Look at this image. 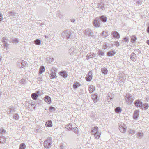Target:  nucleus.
Segmentation results:
<instances>
[{
	"mask_svg": "<svg viewBox=\"0 0 149 149\" xmlns=\"http://www.w3.org/2000/svg\"><path fill=\"white\" fill-rule=\"evenodd\" d=\"M100 56L104 55V53L102 51L99 50L98 53Z\"/></svg>",
	"mask_w": 149,
	"mask_h": 149,
	"instance_id": "obj_43",
	"label": "nucleus"
},
{
	"mask_svg": "<svg viewBox=\"0 0 149 149\" xmlns=\"http://www.w3.org/2000/svg\"><path fill=\"white\" fill-rule=\"evenodd\" d=\"M47 61H49V63H51L54 61V59L52 58H47Z\"/></svg>",
	"mask_w": 149,
	"mask_h": 149,
	"instance_id": "obj_47",
	"label": "nucleus"
},
{
	"mask_svg": "<svg viewBox=\"0 0 149 149\" xmlns=\"http://www.w3.org/2000/svg\"><path fill=\"white\" fill-rule=\"evenodd\" d=\"M12 40V42L13 43H17L19 42V40L17 38H12L11 39Z\"/></svg>",
	"mask_w": 149,
	"mask_h": 149,
	"instance_id": "obj_30",
	"label": "nucleus"
},
{
	"mask_svg": "<svg viewBox=\"0 0 149 149\" xmlns=\"http://www.w3.org/2000/svg\"><path fill=\"white\" fill-rule=\"evenodd\" d=\"M102 36L105 37L107 36L108 35V32L107 31H104L102 33Z\"/></svg>",
	"mask_w": 149,
	"mask_h": 149,
	"instance_id": "obj_31",
	"label": "nucleus"
},
{
	"mask_svg": "<svg viewBox=\"0 0 149 149\" xmlns=\"http://www.w3.org/2000/svg\"><path fill=\"white\" fill-rule=\"evenodd\" d=\"M15 111V110L14 107H13L12 108H10V111L11 113H13Z\"/></svg>",
	"mask_w": 149,
	"mask_h": 149,
	"instance_id": "obj_44",
	"label": "nucleus"
},
{
	"mask_svg": "<svg viewBox=\"0 0 149 149\" xmlns=\"http://www.w3.org/2000/svg\"><path fill=\"white\" fill-rule=\"evenodd\" d=\"M73 130H74V132L75 133H77L78 132V129L77 128V127H74L73 128Z\"/></svg>",
	"mask_w": 149,
	"mask_h": 149,
	"instance_id": "obj_48",
	"label": "nucleus"
},
{
	"mask_svg": "<svg viewBox=\"0 0 149 149\" xmlns=\"http://www.w3.org/2000/svg\"><path fill=\"white\" fill-rule=\"evenodd\" d=\"M115 45L117 47H118L119 46V42L118 41H116L115 42Z\"/></svg>",
	"mask_w": 149,
	"mask_h": 149,
	"instance_id": "obj_53",
	"label": "nucleus"
},
{
	"mask_svg": "<svg viewBox=\"0 0 149 149\" xmlns=\"http://www.w3.org/2000/svg\"><path fill=\"white\" fill-rule=\"evenodd\" d=\"M98 127H94L93 130H91L92 134L93 135L94 134H95L97 132H98L97 131Z\"/></svg>",
	"mask_w": 149,
	"mask_h": 149,
	"instance_id": "obj_23",
	"label": "nucleus"
},
{
	"mask_svg": "<svg viewBox=\"0 0 149 149\" xmlns=\"http://www.w3.org/2000/svg\"><path fill=\"white\" fill-rule=\"evenodd\" d=\"M71 36V32L68 30L65 31L62 34V37L64 38L69 39Z\"/></svg>",
	"mask_w": 149,
	"mask_h": 149,
	"instance_id": "obj_5",
	"label": "nucleus"
},
{
	"mask_svg": "<svg viewBox=\"0 0 149 149\" xmlns=\"http://www.w3.org/2000/svg\"><path fill=\"white\" fill-rule=\"evenodd\" d=\"M95 89V87L93 85L90 86L89 87V92L91 93H92L93 92Z\"/></svg>",
	"mask_w": 149,
	"mask_h": 149,
	"instance_id": "obj_26",
	"label": "nucleus"
},
{
	"mask_svg": "<svg viewBox=\"0 0 149 149\" xmlns=\"http://www.w3.org/2000/svg\"><path fill=\"white\" fill-rule=\"evenodd\" d=\"M135 105L137 107H140L141 104H142V102L139 100H137L135 102Z\"/></svg>",
	"mask_w": 149,
	"mask_h": 149,
	"instance_id": "obj_14",
	"label": "nucleus"
},
{
	"mask_svg": "<svg viewBox=\"0 0 149 149\" xmlns=\"http://www.w3.org/2000/svg\"><path fill=\"white\" fill-rule=\"evenodd\" d=\"M129 38L127 37H126L123 39L124 42H125V43H128L129 42Z\"/></svg>",
	"mask_w": 149,
	"mask_h": 149,
	"instance_id": "obj_46",
	"label": "nucleus"
},
{
	"mask_svg": "<svg viewBox=\"0 0 149 149\" xmlns=\"http://www.w3.org/2000/svg\"><path fill=\"white\" fill-rule=\"evenodd\" d=\"M139 111L138 110H136L134 112L133 114V118L134 119H136L139 116Z\"/></svg>",
	"mask_w": 149,
	"mask_h": 149,
	"instance_id": "obj_16",
	"label": "nucleus"
},
{
	"mask_svg": "<svg viewBox=\"0 0 149 149\" xmlns=\"http://www.w3.org/2000/svg\"><path fill=\"white\" fill-rule=\"evenodd\" d=\"M56 77V73L55 72H52L50 74V78L51 79H53Z\"/></svg>",
	"mask_w": 149,
	"mask_h": 149,
	"instance_id": "obj_22",
	"label": "nucleus"
},
{
	"mask_svg": "<svg viewBox=\"0 0 149 149\" xmlns=\"http://www.w3.org/2000/svg\"><path fill=\"white\" fill-rule=\"evenodd\" d=\"M93 58L92 53H88L86 56V58L87 60Z\"/></svg>",
	"mask_w": 149,
	"mask_h": 149,
	"instance_id": "obj_32",
	"label": "nucleus"
},
{
	"mask_svg": "<svg viewBox=\"0 0 149 149\" xmlns=\"http://www.w3.org/2000/svg\"><path fill=\"white\" fill-rule=\"evenodd\" d=\"M9 45V44L7 43H5L4 45V48H6V50H7V48L8 47V46Z\"/></svg>",
	"mask_w": 149,
	"mask_h": 149,
	"instance_id": "obj_51",
	"label": "nucleus"
},
{
	"mask_svg": "<svg viewBox=\"0 0 149 149\" xmlns=\"http://www.w3.org/2000/svg\"><path fill=\"white\" fill-rule=\"evenodd\" d=\"M149 107L147 103H145V104H141L140 107V108L143 109H147Z\"/></svg>",
	"mask_w": 149,
	"mask_h": 149,
	"instance_id": "obj_17",
	"label": "nucleus"
},
{
	"mask_svg": "<svg viewBox=\"0 0 149 149\" xmlns=\"http://www.w3.org/2000/svg\"><path fill=\"white\" fill-rule=\"evenodd\" d=\"M120 131L122 132L125 133L126 131V125L123 123H119L118 124Z\"/></svg>",
	"mask_w": 149,
	"mask_h": 149,
	"instance_id": "obj_3",
	"label": "nucleus"
},
{
	"mask_svg": "<svg viewBox=\"0 0 149 149\" xmlns=\"http://www.w3.org/2000/svg\"><path fill=\"white\" fill-rule=\"evenodd\" d=\"M85 34L88 36L93 37H94V33L91 29H86L85 31Z\"/></svg>",
	"mask_w": 149,
	"mask_h": 149,
	"instance_id": "obj_6",
	"label": "nucleus"
},
{
	"mask_svg": "<svg viewBox=\"0 0 149 149\" xmlns=\"http://www.w3.org/2000/svg\"><path fill=\"white\" fill-rule=\"evenodd\" d=\"M86 79L87 81H90L92 79V72L91 71H89L88 74L86 77Z\"/></svg>",
	"mask_w": 149,
	"mask_h": 149,
	"instance_id": "obj_8",
	"label": "nucleus"
},
{
	"mask_svg": "<svg viewBox=\"0 0 149 149\" xmlns=\"http://www.w3.org/2000/svg\"><path fill=\"white\" fill-rule=\"evenodd\" d=\"M25 145L24 143H22L20 145L19 149H25Z\"/></svg>",
	"mask_w": 149,
	"mask_h": 149,
	"instance_id": "obj_38",
	"label": "nucleus"
},
{
	"mask_svg": "<svg viewBox=\"0 0 149 149\" xmlns=\"http://www.w3.org/2000/svg\"><path fill=\"white\" fill-rule=\"evenodd\" d=\"M92 56L93 57H94L96 56V54H94V53H92Z\"/></svg>",
	"mask_w": 149,
	"mask_h": 149,
	"instance_id": "obj_58",
	"label": "nucleus"
},
{
	"mask_svg": "<svg viewBox=\"0 0 149 149\" xmlns=\"http://www.w3.org/2000/svg\"><path fill=\"white\" fill-rule=\"evenodd\" d=\"M3 16L1 13L0 12V21L2 20Z\"/></svg>",
	"mask_w": 149,
	"mask_h": 149,
	"instance_id": "obj_56",
	"label": "nucleus"
},
{
	"mask_svg": "<svg viewBox=\"0 0 149 149\" xmlns=\"http://www.w3.org/2000/svg\"><path fill=\"white\" fill-rule=\"evenodd\" d=\"M39 93V91H37L36 93H32L31 94V97L32 98L35 100H37L38 96Z\"/></svg>",
	"mask_w": 149,
	"mask_h": 149,
	"instance_id": "obj_9",
	"label": "nucleus"
},
{
	"mask_svg": "<svg viewBox=\"0 0 149 149\" xmlns=\"http://www.w3.org/2000/svg\"><path fill=\"white\" fill-rule=\"evenodd\" d=\"M126 102L128 105H131L133 102V97L131 94H127L125 97Z\"/></svg>",
	"mask_w": 149,
	"mask_h": 149,
	"instance_id": "obj_1",
	"label": "nucleus"
},
{
	"mask_svg": "<svg viewBox=\"0 0 149 149\" xmlns=\"http://www.w3.org/2000/svg\"><path fill=\"white\" fill-rule=\"evenodd\" d=\"M44 100L45 101L49 104L51 102V99L50 97L49 96H45L44 97Z\"/></svg>",
	"mask_w": 149,
	"mask_h": 149,
	"instance_id": "obj_18",
	"label": "nucleus"
},
{
	"mask_svg": "<svg viewBox=\"0 0 149 149\" xmlns=\"http://www.w3.org/2000/svg\"><path fill=\"white\" fill-rule=\"evenodd\" d=\"M60 147H61V149H62V148H63V146H60Z\"/></svg>",
	"mask_w": 149,
	"mask_h": 149,
	"instance_id": "obj_61",
	"label": "nucleus"
},
{
	"mask_svg": "<svg viewBox=\"0 0 149 149\" xmlns=\"http://www.w3.org/2000/svg\"><path fill=\"white\" fill-rule=\"evenodd\" d=\"M45 125L47 127H51L52 126V122L51 120H49L47 121L46 122Z\"/></svg>",
	"mask_w": 149,
	"mask_h": 149,
	"instance_id": "obj_20",
	"label": "nucleus"
},
{
	"mask_svg": "<svg viewBox=\"0 0 149 149\" xmlns=\"http://www.w3.org/2000/svg\"><path fill=\"white\" fill-rule=\"evenodd\" d=\"M99 19L103 22H105L107 21V17L104 16H101L99 17Z\"/></svg>",
	"mask_w": 149,
	"mask_h": 149,
	"instance_id": "obj_21",
	"label": "nucleus"
},
{
	"mask_svg": "<svg viewBox=\"0 0 149 149\" xmlns=\"http://www.w3.org/2000/svg\"><path fill=\"white\" fill-rule=\"evenodd\" d=\"M41 41L38 39H37L34 41L35 43L38 45H40L41 44Z\"/></svg>",
	"mask_w": 149,
	"mask_h": 149,
	"instance_id": "obj_36",
	"label": "nucleus"
},
{
	"mask_svg": "<svg viewBox=\"0 0 149 149\" xmlns=\"http://www.w3.org/2000/svg\"><path fill=\"white\" fill-rule=\"evenodd\" d=\"M50 34H48L47 35H45V38H47V39L49 38L50 37Z\"/></svg>",
	"mask_w": 149,
	"mask_h": 149,
	"instance_id": "obj_55",
	"label": "nucleus"
},
{
	"mask_svg": "<svg viewBox=\"0 0 149 149\" xmlns=\"http://www.w3.org/2000/svg\"><path fill=\"white\" fill-rule=\"evenodd\" d=\"M101 71L104 75L107 74L108 72V70L107 68L105 67L102 68L101 69Z\"/></svg>",
	"mask_w": 149,
	"mask_h": 149,
	"instance_id": "obj_19",
	"label": "nucleus"
},
{
	"mask_svg": "<svg viewBox=\"0 0 149 149\" xmlns=\"http://www.w3.org/2000/svg\"><path fill=\"white\" fill-rule=\"evenodd\" d=\"M68 52L71 55H76L78 53V50L75 47H73L69 49Z\"/></svg>",
	"mask_w": 149,
	"mask_h": 149,
	"instance_id": "obj_4",
	"label": "nucleus"
},
{
	"mask_svg": "<svg viewBox=\"0 0 149 149\" xmlns=\"http://www.w3.org/2000/svg\"><path fill=\"white\" fill-rule=\"evenodd\" d=\"M38 81L40 82H41V81H43L42 78V77H39L38 78Z\"/></svg>",
	"mask_w": 149,
	"mask_h": 149,
	"instance_id": "obj_54",
	"label": "nucleus"
},
{
	"mask_svg": "<svg viewBox=\"0 0 149 149\" xmlns=\"http://www.w3.org/2000/svg\"><path fill=\"white\" fill-rule=\"evenodd\" d=\"M142 2L141 1H138L136 2V5L138 6H139L141 4Z\"/></svg>",
	"mask_w": 149,
	"mask_h": 149,
	"instance_id": "obj_50",
	"label": "nucleus"
},
{
	"mask_svg": "<svg viewBox=\"0 0 149 149\" xmlns=\"http://www.w3.org/2000/svg\"><path fill=\"white\" fill-rule=\"evenodd\" d=\"M52 140V138L51 137H49L45 141L44 146L45 148L49 149L51 147V145Z\"/></svg>",
	"mask_w": 149,
	"mask_h": 149,
	"instance_id": "obj_2",
	"label": "nucleus"
},
{
	"mask_svg": "<svg viewBox=\"0 0 149 149\" xmlns=\"http://www.w3.org/2000/svg\"><path fill=\"white\" fill-rule=\"evenodd\" d=\"M147 32L149 34V26H148L147 28Z\"/></svg>",
	"mask_w": 149,
	"mask_h": 149,
	"instance_id": "obj_57",
	"label": "nucleus"
},
{
	"mask_svg": "<svg viewBox=\"0 0 149 149\" xmlns=\"http://www.w3.org/2000/svg\"><path fill=\"white\" fill-rule=\"evenodd\" d=\"M129 132L130 134H131L132 135H133L135 134V131L134 130L130 129L129 130Z\"/></svg>",
	"mask_w": 149,
	"mask_h": 149,
	"instance_id": "obj_42",
	"label": "nucleus"
},
{
	"mask_svg": "<svg viewBox=\"0 0 149 149\" xmlns=\"http://www.w3.org/2000/svg\"><path fill=\"white\" fill-rule=\"evenodd\" d=\"M98 6V8L103 9L104 8L103 3H102L100 4H99Z\"/></svg>",
	"mask_w": 149,
	"mask_h": 149,
	"instance_id": "obj_40",
	"label": "nucleus"
},
{
	"mask_svg": "<svg viewBox=\"0 0 149 149\" xmlns=\"http://www.w3.org/2000/svg\"><path fill=\"white\" fill-rule=\"evenodd\" d=\"M121 111V109L120 107H117L115 109V111L117 113H119Z\"/></svg>",
	"mask_w": 149,
	"mask_h": 149,
	"instance_id": "obj_37",
	"label": "nucleus"
},
{
	"mask_svg": "<svg viewBox=\"0 0 149 149\" xmlns=\"http://www.w3.org/2000/svg\"><path fill=\"white\" fill-rule=\"evenodd\" d=\"M13 118L14 119H15V120H17L19 119V116L17 114H15L14 115Z\"/></svg>",
	"mask_w": 149,
	"mask_h": 149,
	"instance_id": "obj_41",
	"label": "nucleus"
},
{
	"mask_svg": "<svg viewBox=\"0 0 149 149\" xmlns=\"http://www.w3.org/2000/svg\"><path fill=\"white\" fill-rule=\"evenodd\" d=\"M95 136V138L97 139L99 138L100 137V133L99 132H97L94 134Z\"/></svg>",
	"mask_w": 149,
	"mask_h": 149,
	"instance_id": "obj_34",
	"label": "nucleus"
},
{
	"mask_svg": "<svg viewBox=\"0 0 149 149\" xmlns=\"http://www.w3.org/2000/svg\"><path fill=\"white\" fill-rule=\"evenodd\" d=\"M91 97L95 103L97 102L98 100V97L96 94L91 95Z\"/></svg>",
	"mask_w": 149,
	"mask_h": 149,
	"instance_id": "obj_13",
	"label": "nucleus"
},
{
	"mask_svg": "<svg viewBox=\"0 0 149 149\" xmlns=\"http://www.w3.org/2000/svg\"><path fill=\"white\" fill-rule=\"evenodd\" d=\"M75 20L74 19H71V22H74L75 21Z\"/></svg>",
	"mask_w": 149,
	"mask_h": 149,
	"instance_id": "obj_59",
	"label": "nucleus"
},
{
	"mask_svg": "<svg viewBox=\"0 0 149 149\" xmlns=\"http://www.w3.org/2000/svg\"><path fill=\"white\" fill-rule=\"evenodd\" d=\"M8 14L10 16H16V13H15L13 12L10 11L8 13Z\"/></svg>",
	"mask_w": 149,
	"mask_h": 149,
	"instance_id": "obj_39",
	"label": "nucleus"
},
{
	"mask_svg": "<svg viewBox=\"0 0 149 149\" xmlns=\"http://www.w3.org/2000/svg\"><path fill=\"white\" fill-rule=\"evenodd\" d=\"M131 41L132 43L134 42L137 40V38L135 36H131Z\"/></svg>",
	"mask_w": 149,
	"mask_h": 149,
	"instance_id": "obj_33",
	"label": "nucleus"
},
{
	"mask_svg": "<svg viewBox=\"0 0 149 149\" xmlns=\"http://www.w3.org/2000/svg\"><path fill=\"white\" fill-rule=\"evenodd\" d=\"M146 43L149 45V40H147L146 41Z\"/></svg>",
	"mask_w": 149,
	"mask_h": 149,
	"instance_id": "obj_60",
	"label": "nucleus"
},
{
	"mask_svg": "<svg viewBox=\"0 0 149 149\" xmlns=\"http://www.w3.org/2000/svg\"><path fill=\"white\" fill-rule=\"evenodd\" d=\"M20 63V62H19L18 63V64H20V66H21V64L20 63Z\"/></svg>",
	"mask_w": 149,
	"mask_h": 149,
	"instance_id": "obj_62",
	"label": "nucleus"
},
{
	"mask_svg": "<svg viewBox=\"0 0 149 149\" xmlns=\"http://www.w3.org/2000/svg\"><path fill=\"white\" fill-rule=\"evenodd\" d=\"M5 141L6 139L4 137L0 136V143L4 144Z\"/></svg>",
	"mask_w": 149,
	"mask_h": 149,
	"instance_id": "obj_27",
	"label": "nucleus"
},
{
	"mask_svg": "<svg viewBox=\"0 0 149 149\" xmlns=\"http://www.w3.org/2000/svg\"><path fill=\"white\" fill-rule=\"evenodd\" d=\"M72 125L70 124H69L68 125L67 127H65V130H68L70 131V130L72 129Z\"/></svg>",
	"mask_w": 149,
	"mask_h": 149,
	"instance_id": "obj_35",
	"label": "nucleus"
},
{
	"mask_svg": "<svg viewBox=\"0 0 149 149\" xmlns=\"http://www.w3.org/2000/svg\"><path fill=\"white\" fill-rule=\"evenodd\" d=\"M6 132V131L3 128H1L0 129V133L5 134Z\"/></svg>",
	"mask_w": 149,
	"mask_h": 149,
	"instance_id": "obj_45",
	"label": "nucleus"
},
{
	"mask_svg": "<svg viewBox=\"0 0 149 149\" xmlns=\"http://www.w3.org/2000/svg\"><path fill=\"white\" fill-rule=\"evenodd\" d=\"M130 59L134 61H135L136 60V54L134 53H132L130 56Z\"/></svg>",
	"mask_w": 149,
	"mask_h": 149,
	"instance_id": "obj_10",
	"label": "nucleus"
},
{
	"mask_svg": "<svg viewBox=\"0 0 149 149\" xmlns=\"http://www.w3.org/2000/svg\"><path fill=\"white\" fill-rule=\"evenodd\" d=\"M115 54V52L114 51H110L107 53V55L109 56H113Z\"/></svg>",
	"mask_w": 149,
	"mask_h": 149,
	"instance_id": "obj_25",
	"label": "nucleus"
},
{
	"mask_svg": "<svg viewBox=\"0 0 149 149\" xmlns=\"http://www.w3.org/2000/svg\"><path fill=\"white\" fill-rule=\"evenodd\" d=\"M19 63L21 64V65L20 66V64H18V66L21 68L25 66L27 64V62L24 61H22Z\"/></svg>",
	"mask_w": 149,
	"mask_h": 149,
	"instance_id": "obj_15",
	"label": "nucleus"
},
{
	"mask_svg": "<svg viewBox=\"0 0 149 149\" xmlns=\"http://www.w3.org/2000/svg\"><path fill=\"white\" fill-rule=\"evenodd\" d=\"M98 18L97 17L95 19L93 23V25L96 27H98L100 26V23L98 21Z\"/></svg>",
	"mask_w": 149,
	"mask_h": 149,
	"instance_id": "obj_7",
	"label": "nucleus"
},
{
	"mask_svg": "<svg viewBox=\"0 0 149 149\" xmlns=\"http://www.w3.org/2000/svg\"><path fill=\"white\" fill-rule=\"evenodd\" d=\"M45 67L43 66H41L40 67L39 70V74H41L45 71Z\"/></svg>",
	"mask_w": 149,
	"mask_h": 149,
	"instance_id": "obj_28",
	"label": "nucleus"
},
{
	"mask_svg": "<svg viewBox=\"0 0 149 149\" xmlns=\"http://www.w3.org/2000/svg\"><path fill=\"white\" fill-rule=\"evenodd\" d=\"M112 34L114 37L116 39H118L120 37V36L118 32L116 31H113L112 32Z\"/></svg>",
	"mask_w": 149,
	"mask_h": 149,
	"instance_id": "obj_12",
	"label": "nucleus"
},
{
	"mask_svg": "<svg viewBox=\"0 0 149 149\" xmlns=\"http://www.w3.org/2000/svg\"><path fill=\"white\" fill-rule=\"evenodd\" d=\"M80 85V84L78 82H76L74 83L73 87L74 89H76L78 87H79Z\"/></svg>",
	"mask_w": 149,
	"mask_h": 149,
	"instance_id": "obj_24",
	"label": "nucleus"
},
{
	"mask_svg": "<svg viewBox=\"0 0 149 149\" xmlns=\"http://www.w3.org/2000/svg\"><path fill=\"white\" fill-rule=\"evenodd\" d=\"M7 40V39L6 37H4L2 38V42H5Z\"/></svg>",
	"mask_w": 149,
	"mask_h": 149,
	"instance_id": "obj_49",
	"label": "nucleus"
},
{
	"mask_svg": "<svg viewBox=\"0 0 149 149\" xmlns=\"http://www.w3.org/2000/svg\"><path fill=\"white\" fill-rule=\"evenodd\" d=\"M143 134L141 132H138L137 133V137L139 139H141L143 137Z\"/></svg>",
	"mask_w": 149,
	"mask_h": 149,
	"instance_id": "obj_29",
	"label": "nucleus"
},
{
	"mask_svg": "<svg viewBox=\"0 0 149 149\" xmlns=\"http://www.w3.org/2000/svg\"><path fill=\"white\" fill-rule=\"evenodd\" d=\"M49 109L52 111H54L55 110V108L54 107L50 106L49 107Z\"/></svg>",
	"mask_w": 149,
	"mask_h": 149,
	"instance_id": "obj_52",
	"label": "nucleus"
},
{
	"mask_svg": "<svg viewBox=\"0 0 149 149\" xmlns=\"http://www.w3.org/2000/svg\"><path fill=\"white\" fill-rule=\"evenodd\" d=\"M59 74L64 78H66L67 77L68 74L65 71H61L59 72Z\"/></svg>",
	"mask_w": 149,
	"mask_h": 149,
	"instance_id": "obj_11",
	"label": "nucleus"
}]
</instances>
